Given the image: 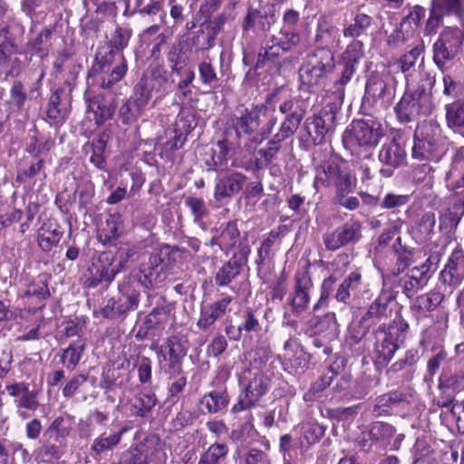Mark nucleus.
Wrapping results in <instances>:
<instances>
[{"label": "nucleus", "mask_w": 464, "mask_h": 464, "mask_svg": "<svg viewBox=\"0 0 464 464\" xmlns=\"http://www.w3.org/2000/svg\"><path fill=\"white\" fill-rule=\"evenodd\" d=\"M230 375V370L227 366L219 367L216 371V375L210 383L214 390L205 393L199 401L200 405L208 414H216L227 411L230 402V395L226 383Z\"/></svg>", "instance_id": "nucleus-14"}, {"label": "nucleus", "mask_w": 464, "mask_h": 464, "mask_svg": "<svg viewBox=\"0 0 464 464\" xmlns=\"http://www.w3.org/2000/svg\"><path fill=\"white\" fill-rule=\"evenodd\" d=\"M51 276L47 273H41L33 277L26 285V289L20 295L23 301L34 300V306L29 307V311H42L46 306V301L51 296L49 284Z\"/></svg>", "instance_id": "nucleus-28"}, {"label": "nucleus", "mask_w": 464, "mask_h": 464, "mask_svg": "<svg viewBox=\"0 0 464 464\" xmlns=\"http://www.w3.org/2000/svg\"><path fill=\"white\" fill-rule=\"evenodd\" d=\"M157 397L155 393H140L131 404L132 414L135 417L144 418L148 416L157 404Z\"/></svg>", "instance_id": "nucleus-62"}, {"label": "nucleus", "mask_w": 464, "mask_h": 464, "mask_svg": "<svg viewBox=\"0 0 464 464\" xmlns=\"http://www.w3.org/2000/svg\"><path fill=\"white\" fill-rule=\"evenodd\" d=\"M446 183L450 189L464 188V148L455 153L451 169L446 175Z\"/></svg>", "instance_id": "nucleus-54"}, {"label": "nucleus", "mask_w": 464, "mask_h": 464, "mask_svg": "<svg viewBox=\"0 0 464 464\" xmlns=\"http://www.w3.org/2000/svg\"><path fill=\"white\" fill-rule=\"evenodd\" d=\"M249 375L247 383L230 410L232 414L261 406L264 397L270 392L272 381L265 372L249 371Z\"/></svg>", "instance_id": "nucleus-11"}, {"label": "nucleus", "mask_w": 464, "mask_h": 464, "mask_svg": "<svg viewBox=\"0 0 464 464\" xmlns=\"http://www.w3.org/2000/svg\"><path fill=\"white\" fill-rule=\"evenodd\" d=\"M47 173L45 171V160L38 155H34L26 167L19 169L15 176V182L26 184L32 181L34 185L39 181V188L45 186Z\"/></svg>", "instance_id": "nucleus-38"}, {"label": "nucleus", "mask_w": 464, "mask_h": 464, "mask_svg": "<svg viewBox=\"0 0 464 464\" xmlns=\"http://www.w3.org/2000/svg\"><path fill=\"white\" fill-rule=\"evenodd\" d=\"M305 325L310 334L328 341L336 339L339 334V324L334 312H326L321 316L314 315Z\"/></svg>", "instance_id": "nucleus-30"}, {"label": "nucleus", "mask_w": 464, "mask_h": 464, "mask_svg": "<svg viewBox=\"0 0 464 464\" xmlns=\"http://www.w3.org/2000/svg\"><path fill=\"white\" fill-rule=\"evenodd\" d=\"M334 395L339 400L352 401L362 400L367 395V390L364 386L356 382L352 381L350 376H342L335 385L333 387Z\"/></svg>", "instance_id": "nucleus-44"}, {"label": "nucleus", "mask_w": 464, "mask_h": 464, "mask_svg": "<svg viewBox=\"0 0 464 464\" xmlns=\"http://www.w3.org/2000/svg\"><path fill=\"white\" fill-rule=\"evenodd\" d=\"M362 222L352 218L334 229L323 235V244L327 251L335 252L343 247L355 246L362 238Z\"/></svg>", "instance_id": "nucleus-15"}, {"label": "nucleus", "mask_w": 464, "mask_h": 464, "mask_svg": "<svg viewBox=\"0 0 464 464\" xmlns=\"http://www.w3.org/2000/svg\"><path fill=\"white\" fill-rule=\"evenodd\" d=\"M372 17L362 12H356L353 21L343 26V35L353 40L339 55L340 76L334 81V89L343 92L356 72L361 60L364 57V44L358 38L366 34L372 26Z\"/></svg>", "instance_id": "nucleus-4"}, {"label": "nucleus", "mask_w": 464, "mask_h": 464, "mask_svg": "<svg viewBox=\"0 0 464 464\" xmlns=\"http://www.w3.org/2000/svg\"><path fill=\"white\" fill-rule=\"evenodd\" d=\"M18 51L15 38L10 32V26L5 25L0 28V67L5 65L13 54Z\"/></svg>", "instance_id": "nucleus-58"}, {"label": "nucleus", "mask_w": 464, "mask_h": 464, "mask_svg": "<svg viewBox=\"0 0 464 464\" xmlns=\"http://www.w3.org/2000/svg\"><path fill=\"white\" fill-rule=\"evenodd\" d=\"M418 102L415 101L413 92H405L394 107L396 116L400 122L407 123L412 121L419 116Z\"/></svg>", "instance_id": "nucleus-52"}, {"label": "nucleus", "mask_w": 464, "mask_h": 464, "mask_svg": "<svg viewBox=\"0 0 464 464\" xmlns=\"http://www.w3.org/2000/svg\"><path fill=\"white\" fill-rule=\"evenodd\" d=\"M124 233L123 216L118 211H109L104 220L97 225L96 237L104 246L115 245V242Z\"/></svg>", "instance_id": "nucleus-29"}, {"label": "nucleus", "mask_w": 464, "mask_h": 464, "mask_svg": "<svg viewBox=\"0 0 464 464\" xmlns=\"http://www.w3.org/2000/svg\"><path fill=\"white\" fill-rule=\"evenodd\" d=\"M416 401L415 392L409 387H399L377 396L372 414L375 417L399 415L409 411Z\"/></svg>", "instance_id": "nucleus-12"}, {"label": "nucleus", "mask_w": 464, "mask_h": 464, "mask_svg": "<svg viewBox=\"0 0 464 464\" xmlns=\"http://www.w3.org/2000/svg\"><path fill=\"white\" fill-rule=\"evenodd\" d=\"M396 428L392 424L384 421H375L372 424L368 432V437L376 445L382 448L391 446V450H398L401 440L404 439L403 434L396 436Z\"/></svg>", "instance_id": "nucleus-34"}, {"label": "nucleus", "mask_w": 464, "mask_h": 464, "mask_svg": "<svg viewBox=\"0 0 464 464\" xmlns=\"http://www.w3.org/2000/svg\"><path fill=\"white\" fill-rule=\"evenodd\" d=\"M400 138L393 137L385 142L379 151V160L389 167L397 169L406 163L407 153L400 143Z\"/></svg>", "instance_id": "nucleus-41"}, {"label": "nucleus", "mask_w": 464, "mask_h": 464, "mask_svg": "<svg viewBox=\"0 0 464 464\" xmlns=\"http://www.w3.org/2000/svg\"><path fill=\"white\" fill-rule=\"evenodd\" d=\"M246 176L238 171L227 173L218 179L214 188V198L221 201L238 194L246 182Z\"/></svg>", "instance_id": "nucleus-36"}, {"label": "nucleus", "mask_w": 464, "mask_h": 464, "mask_svg": "<svg viewBox=\"0 0 464 464\" xmlns=\"http://www.w3.org/2000/svg\"><path fill=\"white\" fill-rule=\"evenodd\" d=\"M198 125L196 111L189 107H181L173 127L177 131L188 136Z\"/></svg>", "instance_id": "nucleus-60"}, {"label": "nucleus", "mask_w": 464, "mask_h": 464, "mask_svg": "<svg viewBox=\"0 0 464 464\" xmlns=\"http://www.w3.org/2000/svg\"><path fill=\"white\" fill-rule=\"evenodd\" d=\"M385 135L381 121L370 119H354L343 134V143L352 153L363 151L370 157Z\"/></svg>", "instance_id": "nucleus-7"}, {"label": "nucleus", "mask_w": 464, "mask_h": 464, "mask_svg": "<svg viewBox=\"0 0 464 464\" xmlns=\"http://www.w3.org/2000/svg\"><path fill=\"white\" fill-rule=\"evenodd\" d=\"M149 447L146 444L131 445L120 454L117 461L110 464H149Z\"/></svg>", "instance_id": "nucleus-53"}, {"label": "nucleus", "mask_w": 464, "mask_h": 464, "mask_svg": "<svg viewBox=\"0 0 464 464\" xmlns=\"http://www.w3.org/2000/svg\"><path fill=\"white\" fill-rule=\"evenodd\" d=\"M132 37L129 25L117 24L107 42L108 50L99 48L87 78L101 89L110 90L127 74L128 62L122 53Z\"/></svg>", "instance_id": "nucleus-1"}, {"label": "nucleus", "mask_w": 464, "mask_h": 464, "mask_svg": "<svg viewBox=\"0 0 464 464\" xmlns=\"http://www.w3.org/2000/svg\"><path fill=\"white\" fill-rule=\"evenodd\" d=\"M187 138L188 136L172 128L169 130L167 141L164 142L160 148V156L167 159L171 158L175 151L180 150L184 146Z\"/></svg>", "instance_id": "nucleus-64"}, {"label": "nucleus", "mask_w": 464, "mask_h": 464, "mask_svg": "<svg viewBox=\"0 0 464 464\" xmlns=\"http://www.w3.org/2000/svg\"><path fill=\"white\" fill-rule=\"evenodd\" d=\"M339 61L336 62L334 53L328 46H316L305 55L304 62L299 69V78L302 86H306L308 91L314 87H319L328 79L329 75L334 73V69L338 68L336 78L340 76ZM334 82H333L334 83ZM334 92H336L333 84ZM343 92H338L343 94Z\"/></svg>", "instance_id": "nucleus-5"}, {"label": "nucleus", "mask_w": 464, "mask_h": 464, "mask_svg": "<svg viewBox=\"0 0 464 464\" xmlns=\"http://www.w3.org/2000/svg\"><path fill=\"white\" fill-rule=\"evenodd\" d=\"M188 351V341L182 335L168 336L158 347L156 353L164 372L169 379L183 373V362Z\"/></svg>", "instance_id": "nucleus-10"}, {"label": "nucleus", "mask_w": 464, "mask_h": 464, "mask_svg": "<svg viewBox=\"0 0 464 464\" xmlns=\"http://www.w3.org/2000/svg\"><path fill=\"white\" fill-rule=\"evenodd\" d=\"M275 96V93H270L266 97L265 102L263 103H253L249 107L245 105L237 107L236 112L231 118V126L238 140V146L241 145V140L243 138L248 139L258 130L261 116L265 117L266 121L260 129L258 134L260 139L254 137L250 140V144H246V146H247L248 149H256L258 143L267 139L272 134L277 123V117L275 114L276 109L275 107H270Z\"/></svg>", "instance_id": "nucleus-3"}, {"label": "nucleus", "mask_w": 464, "mask_h": 464, "mask_svg": "<svg viewBox=\"0 0 464 464\" xmlns=\"http://www.w3.org/2000/svg\"><path fill=\"white\" fill-rule=\"evenodd\" d=\"M53 33V28L44 27L34 38L25 44L24 53L45 59L49 54V48L44 44L51 40Z\"/></svg>", "instance_id": "nucleus-50"}, {"label": "nucleus", "mask_w": 464, "mask_h": 464, "mask_svg": "<svg viewBox=\"0 0 464 464\" xmlns=\"http://www.w3.org/2000/svg\"><path fill=\"white\" fill-rule=\"evenodd\" d=\"M314 282L310 274V264L298 269L294 276L293 291L289 294L288 304L294 314L304 312L310 304V292Z\"/></svg>", "instance_id": "nucleus-19"}, {"label": "nucleus", "mask_w": 464, "mask_h": 464, "mask_svg": "<svg viewBox=\"0 0 464 464\" xmlns=\"http://www.w3.org/2000/svg\"><path fill=\"white\" fill-rule=\"evenodd\" d=\"M275 22V15L273 14L249 6L246 14L241 22V29L243 33L252 31L256 34H266L271 30Z\"/></svg>", "instance_id": "nucleus-32"}, {"label": "nucleus", "mask_w": 464, "mask_h": 464, "mask_svg": "<svg viewBox=\"0 0 464 464\" xmlns=\"http://www.w3.org/2000/svg\"><path fill=\"white\" fill-rule=\"evenodd\" d=\"M435 84V77L432 79H427L426 84L421 83L413 92L415 101L418 102L419 115L430 116L434 104L432 102V86Z\"/></svg>", "instance_id": "nucleus-49"}, {"label": "nucleus", "mask_w": 464, "mask_h": 464, "mask_svg": "<svg viewBox=\"0 0 464 464\" xmlns=\"http://www.w3.org/2000/svg\"><path fill=\"white\" fill-rule=\"evenodd\" d=\"M164 271L163 259L160 253H152L147 263H143L140 267L138 280L142 286L150 289L157 282H161L162 273Z\"/></svg>", "instance_id": "nucleus-39"}, {"label": "nucleus", "mask_w": 464, "mask_h": 464, "mask_svg": "<svg viewBox=\"0 0 464 464\" xmlns=\"http://www.w3.org/2000/svg\"><path fill=\"white\" fill-rule=\"evenodd\" d=\"M130 380V361L124 356L106 363L101 375L100 388L104 391L125 389Z\"/></svg>", "instance_id": "nucleus-22"}, {"label": "nucleus", "mask_w": 464, "mask_h": 464, "mask_svg": "<svg viewBox=\"0 0 464 464\" xmlns=\"http://www.w3.org/2000/svg\"><path fill=\"white\" fill-rule=\"evenodd\" d=\"M338 110L336 103L328 102L317 113L304 120V133L300 137L301 148L309 150L325 142L327 134L335 128Z\"/></svg>", "instance_id": "nucleus-9"}, {"label": "nucleus", "mask_w": 464, "mask_h": 464, "mask_svg": "<svg viewBox=\"0 0 464 464\" xmlns=\"http://www.w3.org/2000/svg\"><path fill=\"white\" fill-rule=\"evenodd\" d=\"M430 259L431 256L427 259L425 264L413 267L408 275V278L404 280L402 289L408 297L412 296L418 289L422 288L431 277Z\"/></svg>", "instance_id": "nucleus-46"}, {"label": "nucleus", "mask_w": 464, "mask_h": 464, "mask_svg": "<svg viewBox=\"0 0 464 464\" xmlns=\"http://www.w3.org/2000/svg\"><path fill=\"white\" fill-rule=\"evenodd\" d=\"M65 93L63 87H58L51 92L46 105V117L50 122L63 124L67 116V111L63 107L62 97Z\"/></svg>", "instance_id": "nucleus-48"}, {"label": "nucleus", "mask_w": 464, "mask_h": 464, "mask_svg": "<svg viewBox=\"0 0 464 464\" xmlns=\"http://www.w3.org/2000/svg\"><path fill=\"white\" fill-rule=\"evenodd\" d=\"M129 430L125 425L112 433L103 432L95 438L91 445V452L94 459L102 458L113 451L122 440V436Z\"/></svg>", "instance_id": "nucleus-40"}, {"label": "nucleus", "mask_w": 464, "mask_h": 464, "mask_svg": "<svg viewBox=\"0 0 464 464\" xmlns=\"http://www.w3.org/2000/svg\"><path fill=\"white\" fill-rule=\"evenodd\" d=\"M380 269L387 277H396L406 271L414 262V249L402 245L397 237L392 246L379 256Z\"/></svg>", "instance_id": "nucleus-13"}, {"label": "nucleus", "mask_w": 464, "mask_h": 464, "mask_svg": "<svg viewBox=\"0 0 464 464\" xmlns=\"http://www.w3.org/2000/svg\"><path fill=\"white\" fill-rule=\"evenodd\" d=\"M229 453L225 442H214L200 453L198 464H226Z\"/></svg>", "instance_id": "nucleus-55"}, {"label": "nucleus", "mask_w": 464, "mask_h": 464, "mask_svg": "<svg viewBox=\"0 0 464 464\" xmlns=\"http://www.w3.org/2000/svg\"><path fill=\"white\" fill-rule=\"evenodd\" d=\"M84 102L87 112L92 113V119L98 127L102 126L107 121L112 119L116 107L104 95H90L85 92Z\"/></svg>", "instance_id": "nucleus-33"}, {"label": "nucleus", "mask_w": 464, "mask_h": 464, "mask_svg": "<svg viewBox=\"0 0 464 464\" xmlns=\"http://www.w3.org/2000/svg\"><path fill=\"white\" fill-rule=\"evenodd\" d=\"M365 95L373 102L389 101L392 97L391 90L383 79L379 76H372L366 82Z\"/></svg>", "instance_id": "nucleus-57"}, {"label": "nucleus", "mask_w": 464, "mask_h": 464, "mask_svg": "<svg viewBox=\"0 0 464 464\" xmlns=\"http://www.w3.org/2000/svg\"><path fill=\"white\" fill-rule=\"evenodd\" d=\"M363 285L362 272L355 269L350 272L338 285L334 299L341 304H348L351 301L352 294L355 295Z\"/></svg>", "instance_id": "nucleus-45"}, {"label": "nucleus", "mask_w": 464, "mask_h": 464, "mask_svg": "<svg viewBox=\"0 0 464 464\" xmlns=\"http://www.w3.org/2000/svg\"><path fill=\"white\" fill-rule=\"evenodd\" d=\"M334 380L328 373H323L317 380L313 382L309 389L304 393L303 400L305 402L313 403L324 396V392L331 385Z\"/></svg>", "instance_id": "nucleus-61"}, {"label": "nucleus", "mask_w": 464, "mask_h": 464, "mask_svg": "<svg viewBox=\"0 0 464 464\" xmlns=\"http://www.w3.org/2000/svg\"><path fill=\"white\" fill-rule=\"evenodd\" d=\"M314 188L318 192L322 188H334V205L347 210H356L360 207L357 197L349 196L357 186V178L346 165L344 160L330 159L317 169Z\"/></svg>", "instance_id": "nucleus-2"}, {"label": "nucleus", "mask_w": 464, "mask_h": 464, "mask_svg": "<svg viewBox=\"0 0 464 464\" xmlns=\"http://www.w3.org/2000/svg\"><path fill=\"white\" fill-rule=\"evenodd\" d=\"M395 300L396 295L394 292L390 288L382 287L360 318L359 324L365 328H370L382 321L387 320L392 315V305Z\"/></svg>", "instance_id": "nucleus-20"}, {"label": "nucleus", "mask_w": 464, "mask_h": 464, "mask_svg": "<svg viewBox=\"0 0 464 464\" xmlns=\"http://www.w3.org/2000/svg\"><path fill=\"white\" fill-rule=\"evenodd\" d=\"M5 391L10 397L15 398L16 415L21 420L30 419L40 406L37 392L30 390L28 382L8 383Z\"/></svg>", "instance_id": "nucleus-21"}, {"label": "nucleus", "mask_w": 464, "mask_h": 464, "mask_svg": "<svg viewBox=\"0 0 464 464\" xmlns=\"http://www.w3.org/2000/svg\"><path fill=\"white\" fill-rule=\"evenodd\" d=\"M338 37V27L328 22L325 17H320L314 36L315 43L322 44L321 46H327L333 44Z\"/></svg>", "instance_id": "nucleus-59"}, {"label": "nucleus", "mask_w": 464, "mask_h": 464, "mask_svg": "<svg viewBox=\"0 0 464 464\" xmlns=\"http://www.w3.org/2000/svg\"><path fill=\"white\" fill-rule=\"evenodd\" d=\"M87 348V339H72L66 348L59 350L60 363L68 371H73L80 363Z\"/></svg>", "instance_id": "nucleus-43"}, {"label": "nucleus", "mask_w": 464, "mask_h": 464, "mask_svg": "<svg viewBox=\"0 0 464 464\" xmlns=\"http://www.w3.org/2000/svg\"><path fill=\"white\" fill-rule=\"evenodd\" d=\"M412 158L431 161L435 158V120L430 118L417 124L413 135Z\"/></svg>", "instance_id": "nucleus-18"}, {"label": "nucleus", "mask_w": 464, "mask_h": 464, "mask_svg": "<svg viewBox=\"0 0 464 464\" xmlns=\"http://www.w3.org/2000/svg\"><path fill=\"white\" fill-rule=\"evenodd\" d=\"M126 260H118L111 251H102L92 257L83 274V286L96 288L103 285L108 288L116 276L124 271Z\"/></svg>", "instance_id": "nucleus-8"}, {"label": "nucleus", "mask_w": 464, "mask_h": 464, "mask_svg": "<svg viewBox=\"0 0 464 464\" xmlns=\"http://www.w3.org/2000/svg\"><path fill=\"white\" fill-rule=\"evenodd\" d=\"M279 112L284 115L277 132L275 134L284 141L294 137L305 116L302 108H295L293 99L284 100L278 106Z\"/></svg>", "instance_id": "nucleus-24"}, {"label": "nucleus", "mask_w": 464, "mask_h": 464, "mask_svg": "<svg viewBox=\"0 0 464 464\" xmlns=\"http://www.w3.org/2000/svg\"><path fill=\"white\" fill-rule=\"evenodd\" d=\"M45 76L44 71H42L38 78L29 87V96L31 99L42 96L43 81ZM28 99L25 86L20 80L13 82L9 90V99L7 104L14 111L21 113L24 111L25 103Z\"/></svg>", "instance_id": "nucleus-26"}, {"label": "nucleus", "mask_w": 464, "mask_h": 464, "mask_svg": "<svg viewBox=\"0 0 464 464\" xmlns=\"http://www.w3.org/2000/svg\"><path fill=\"white\" fill-rule=\"evenodd\" d=\"M251 254V246L242 242L238 246V251L233 252L230 258L226 261L214 276L215 285L218 287H227L237 278L247 265Z\"/></svg>", "instance_id": "nucleus-16"}, {"label": "nucleus", "mask_w": 464, "mask_h": 464, "mask_svg": "<svg viewBox=\"0 0 464 464\" xmlns=\"http://www.w3.org/2000/svg\"><path fill=\"white\" fill-rule=\"evenodd\" d=\"M233 301L234 297L232 295L222 293L218 300L207 305H202L196 323L197 327L202 332L208 331L218 320L230 312L229 306Z\"/></svg>", "instance_id": "nucleus-27"}, {"label": "nucleus", "mask_w": 464, "mask_h": 464, "mask_svg": "<svg viewBox=\"0 0 464 464\" xmlns=\"http://www.w3.org/2000/svg\"><path fill=\"white\" fill-rule=\"evenodd\" d=\"M164 304L154 307L138 326L135 337L144 341L157 331H163L170 321H175V305L163 298Z\"/></svg>", "instance_id": "nucleus-17"}, {"label": "nucleus", "mask_w": 464, "mask_h": 464, "mask_svg": "<svg viewBox=\"0 0 464 464\" xmlns=\"http://www.w3.org/2000/svg\"><path fill=\"white\" fill-rule=\"evenodd\" d=\"M464 278V253L462 250L455 249L448 260L445 268L440 274V280L445 285V290L457 285Z\"/></svg>", "instance_id": "nucleus-35"}, {"label": "nucleus", "mask_w": 464, "mask_h": 464, "mask_svg": "<svg viewBox=\"0 0 464 464\" xmlns=\"http://www.w3.org/2000/svg\"><path fill=\"white\" fill-rule=\"evenodd\" d=\"M167 62L172 75L181 76L187 72H194L188 66V57L179 44H173L167 53Z\"/></svg>", "instance_id": "nucleus-56"}, {"label": "nucleus", "mask_w": 464, "mask_h": 464, "mask_svg": "<svg viewBox=\"0 0 464 464\" xmlns=\"http://www.w3.org/2000/svg\"><path fill=\"white\" fill-rule=\"evenodd\" d=\"M239 329L246 334H258L262 331V324L256 310L251 307L246 308L240 315Z\"/></svg>", "instance_id": "nucleus-63"}, {"label": "nucleus", "mask_w": 464, "mask_h": 464, "mask_svg": "<svg viewBox=\"0 0 464 464\" xmlns=\"http://www.w3.org/2000/svg\"><path fill=\"white\" fill-rule=\"evenodd\" d=\"M277 37L272 35L266 42V46L259 50L257 59L254 66L255 70L263 69L270 64L276 63L277 60L287 52L280 46Z\"/></svg>", "instance_id": "nucleus-47"}, {"label": "nucleus", "mask_w": 464, "mask_h": 464, "mask_svg": "<svg viewBox=\"0 0 464 464\" xmlns=\"http://www.w3.org/2000/svg\"><path fill=\"white\" fill-rule=\"evenodd\" d=\"M408 331V323L401 315H398L392 323L381 324L372 332L373 361L376 366L388 365L396 351L404 343Z\"/></svg>", "instance_id": "nucleus-6"}, {"label": "nucleus", "mask_w": 464, "mask_h": 464, "mask_svg": "<svg viewBox=\"0 0 464 464\" xmlns=\"http://www.w3.org/2000/svg\"><path fill=\"white\" fill-rule=\"evenodd\" d=\"M283 142H285L283 140L274 135L265 148L259 149L254 162L256 169H263L271 165L281 150Z\"/></svg>", "instance_id": "nucleus-51"}, {"label": "nucleus", "mask_w": 464, "mask_h": 464, "mask_svg": "<svg viewBox=\"0 0 464 464\" xmlns=\"http://www.w3.org/2000/svg\"><path fill=\"white\" fill-rule=\"evenodd\" d=\"M461 44V34L458 28H447L440 33L437 41V65L440 66L439 57L444 60L452 58Z\"/></svg>", "instance_id": "nucleus-42"}, {"label": "nucleus", "mask_w": 464, "mask_h": 464, "mask_svg": "<svg viewBox=\"0 0 464 464\" xmlns=\"http://www.w3.org/2000/svg\"><path fill=\"white\" fill-rule=\"evenodd\" d=\"M464 215V198L453 196L449 198L447 209L440 215V231L443 234L441 240L444 246L454 239L456 227Z\"/></svg>", "instance_id": "nucleus-25"}, {"label": "nucleus", "mask_w": 464, "mask_h": 464, "mask_svg": "<svg viewBox=\"0 0 464 464\" xmlns=\"http://www.w3.org/2000/svg\"><path fill=\"white\" fill-rule=\"evenodd\" d=\"M63 233L60 223L54 218H49L37 230V245L42 251L49 253L53 247L58 246Z\"/></svg>", "instance_id": "nucleus-37"}, {"label": "nucleus", "mask_w": 464, "mask_h": 464, "mask_svg": "<svg viewBox=\"0 0 464 464\" xmlns=\"http://www.w3.org/2000/svg\"><path fill=\"white\" fill-rule=\"evenodd\" d=\"M121 292V295L118 298L111 297L108 299L106 304L101 309V314L103 318L118 319L138 308L140 296L138 290L128 287Z\"/></svg>", "instance_id": "nucleus-23"}, {"label": "nucleus", "mask_w": 464, "mask_h": 464, "mask_svg": "<svg viewBox=\"0 0 464 464\" xmlns=\"http://www.w3.org/2000/svg\"><path fill=\"white\" fill-rule=\"evenodd\" d=\"M217 233L219 237L220 250L227 256L236 252L235 250L238 251V246L245 240L247 245H250L247 232L241 235L236 219L222 223L217 229Z\"/></svg>", "instance_id": "nucleus-31"}]
</instances>
